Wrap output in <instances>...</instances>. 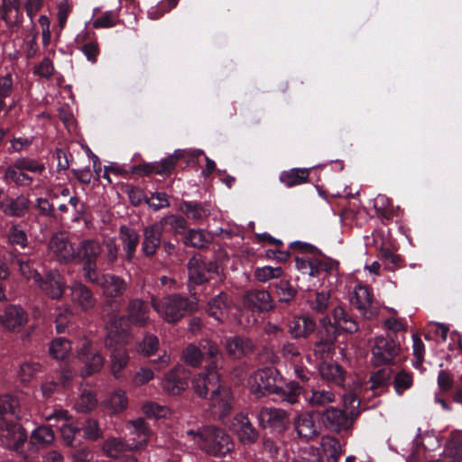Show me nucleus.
I'll use <instances>...</instances> for the list:
<instances>
[{"label": "nucleus", "mask_w": 462, "mask_h": 462, "mask_svg": "<svg viewBox=\"0 0 462 462\" xmlns=\"http://www.w3.org/2000/svg\"><path fill=\"white\" fill-rule=\"evenodd\" d=\"M189 386L185 368L181 365H175L169 370L161 381V387L163 393L170 396H179L183 393Z\"/></svg>", "instance_id": "9"}, {"label": "nucleus", "mask_w": 462, "mask_h": 462, "mask_svg": "<svg viewBox=\"0 0 462 462\" xmlns=\"http://www.w3.org/2000/svg\"><path fill=\"white\" fill-rule=\"evenodd\" d=\"M97 403L96 394L91 391L84 390L76 403V409L81 412H88L92 411Z\"/></svg>", "instance_id": "53"}, {"label": "nucleus", "mask_w": 462, "mask_h": 462, "mask_svg": "<svg viewBox=\"0 0 462 462\" xmlns=\"http://www.w3.org/2000/svg\"><path fill=\"white\" fill-rule=\"evenodd\" d=\"M329 328H332V325L329 324V328H325L326 336H323V332L319 331V340L314 345V356L317 359L320 360L321 363L325 362L330 357L334 351V341L335 337L329 333Z\"/></svg>", "instance_id": "29"}, {"label": "nucleus", "mask_w": 462, "mask_h": 462, "mask_svg": "<svg viewBox=\"0 0 462 462\" xmlns=\"http://www.w3.org/2000/svg\"><path fill=\"white\" fill-rule=\"evenodd\" d=\"M319 372L320 376L328 382L340 384L344 381V371L337 363L323 362L319 365Z\"/></svg>", "instance_id": "35"}, {"label": "nucleus", "mask_w": 462, "mask_h": 462, "mask_svg": "<svg viewBox=\"0 0 462 462\" xmlns=\"http://www.w3.org/2000/svg\"><path fill=\"white\" fill-rule=\"evenodd\" d=\"M294 426L299 437L306 440L311 439L319 433L313 415L310 412L300 414L295 419Z\"/></svg>", "instance_id": "31"}, {"label": "nucleus", "mask_w": 462, "mask_h": 462, "mask_svg": "<svg viewBox=\"0 0 462 462\" xmlns=\"http://www.w3.org/2000/svg\"><path fill=\"white\" fill-rule=\"evenodd\" d=\"M199 345H200L201 349L205 352V354L209 358L214 359V361L212 362V364L209 366H212V367H214V369H216L217 361L218 357L221 356V353H220V350H219L217 345L209 339H202L199 342Z\"/></svg>", "instance_id": "57"}, {"label": "nucleus", "mask_w": 462, "mask_h": 462, "mask_svg": "<svg viewBox=\"0 0 462 462\" xmlns=\"http://www.w3.org/2000/svg\"><path fill=\"white\" fill-rule=\"evenodd\" d=\"M412 384L411 376L405 373L400 372L394 378V389L397 394L401 395L405 390L409 389Z\"/></svg>", "instance_id": "64"}, {"label": "nucleus", "mask_w": 462, "mask_h": 462, "mask_svg": "<svg viewBox=\"0 0 462 462\" xmlns=\"http://www.w3.org/2000/svg\"><path fill=\"white\" fill-rule=\"evenodd\" d=\"M36 285L52 299H59L63 294L64 282L58 271H51L44 280L41 277Z\"/></svg>", "instance_id": "27"}, {"label": "nucleus", "mask_w": 462, "mask_h": 462, "mask_svg": "<svg viewBox=\"0 0 462 462\" xmlns=\"http://www.w3.org/2000/svg\"><path fill=\"white\" fill-rule=\"evenodd\" d=\"M191 383L195 393L202 398H207L209 392L212 393L221 388L219 374L212 366H207L204 371L196 374Z\"/></svg>", "instance_id": "12"}, {"label": "nucleus", "mask_w": 462, "mask_h": 462, "mask_svg": "<svg viewBox=\"0 0 462 462\" xmlns=\"http://www.w3.org/2000/svg\"><path fill=\"white\" fill-rule=\"evenodd\" d=\"M158 224H162V230L164 226H170L175 234H181L186 228V220L180 216L171 215L162 218Z\"/></svg>", "instance_id": "56"}, {"label": "nucleus", "mask_w": 462, "mask_h": 462, "mask_svg": "<svg viewBox=\"0 0 462 462\" xmlns=\"http://www.w3.org/2000/svg\"><path fill=\"white\" fill-rule=\"evenodd\" d=\"M72 315V310L69 307L63 309L58 308L55 313L56 329L58 333H62L65 330L69 318Z\"/></svg>", "instance_id": "62"}, {"label": "nucleus", "mask_w": 462, "mask_h": 462, "mask_svg": "<svg viewBox=\"0 0 462 462\" xmlns=\"http://www.w3.org/2000/svg\"><path fill=\"white\" fill-rule=\"evenodd\" d=\"M301 393L302 388L298 383L290 382L284 386L280 383V391L278 394H281L285 402L291 404L296 403Z\"/></svg>", "instance_id": "46"}, {"label": "nucleus", "mask_w": 462, "mask_h": 462, "mask_svg": "<svg viewBox=\"0 0 462 462\" xmlns=\"http://www.w3.org/2000/svg\"><path fill=\"white\" fill-rule=\"evenodd\" d=\"M372 302L373 296L368 287L361 284L356 285L354 290L353 297L351 298V303L366 319H371L375 315V312L372 310Z\"/></svg>", "instance_id": "23"}, {"label": "nucleus", "mask_w": 462, "mask_h": 462, "mask_svg": "<svg viewBox=\"0 0 462 462\" xmlns=\"http://www.w3.org/2000/svg\"><path fill=\"white\" fill-rule=\"evenodd\" d=\"M211 240V236L200 229H191L184 238V244L196 248L206 246Z\"/></svg>", "instance_id": "43"}, {"label": "nucleus", "mask_w": 462, "mask_h": 462, "mask_svg": "<svg viewBox=\"0 0 462 462\" xmlns=\"http://www.w3.org/2000/svg\"><path fill=\"white\" fill-rule=\"evenodd\" d=\"M4 179L21 187H29L34 180L33 177L27 174L26 171L19 169L15 162L5 170Z\"/></svg>", "instance_id": "36"}, {"label": "nucleus", "mask_w": 462, "mask_h": 462, "mask_svg": "<svg viewBox=\"0 0 462 462\" xmlns=\"http://www.w3.org/2000/svg\"><path fill=\"white\" fill-rule=\"evenodd\" d=\"M22 0H3L1 18L9 27L18 26L22 23Z\"/></svg>", "instance_id": "30"}, {"label": "nucleus", "mask_w": 462, "mask_h": 462, "mask_svg": "<svg viewBox=\"0 0 462 462\" xmlns=\"http://www.w3.org/2000/svg\"><path fill=\"white\" fill-rule=\"evenodd\" d=\"M159 346V339L153 335H147L139 345L140 351L145 356H151L156 352Z\"/></svg>", "instance_id": "63"}, {"label": "nucleus", "mask_w": 462, "mask_h": 462, "mask_svg": "<svg viewBox=\"0 0 462 462\" xmlns=\"http://www.w3.org/2000/svg\"><path fill=\"white\" fill-rule=\"evenodd\" d=\"M152 306L158 315L168 323H175L197 309L195 301L179 294L162 298H152Z\"/></svg>", "instance_id": "3"}, {"label": "nucleus", "mask_w": 462, "mask_h": 462, "mask_svg": "<svg viewBox=\"0 0 462 462\" xmlns=\"http://www.w3.org/2000/svg\"><path fill=\"white\" fill-rule=\"evenodd\" d=\"M84 438L88 440H97L102 437V430L96 420H88L82 428Z\"/></svg>", "instance_id": "59"}, {"label": "nucleus", "mask_w": 462, "mask_h": 462, "mask_svg": "<svg viewBox=\"0 0 462 462\" xmlns=\"http://www.w3.org/2000/svg\"><path fill=\"white\" fill-rule=\"evenodd\" d=\"M282 377L274 368H264L254 372L249 378L251 392L256 396L278 393Z\"/></svg>", "instance_id": "4"}, {"label": "nucleus", "mask_w": 462, "mask_h": 462, "mask_svg": "<svg viewBox=\"0 0 462 462\" xmlns=\"http://www.w3.org/2000/svg\"><path fill=\"white\" fill-rule=\"evenodd\" d=\"M399 346L389 336H378L372 347V361L375 365L390 364L398 355Z\"/></svg>", "instance_id": "8"}, {"label": "nucleus", "mask_w": 462, "mask_h": 462, "mask_svg": "<svg viewBox=\"0 0 462 462\" xmlns=\"http://www.w3.org/2000/svg\"><path fill=\"white\" fill-rule=\"evenodd\" d=\"M204 354L199 346L189 344L181 352L180 359L192 367H198L202 364Z\"/></svg>", "instance_id": "38"}, {"label": "nucleus", "mask_w": 462, "mask_h": 462, "mask_svg": "<svg viewBox=\"0 0 462 462\" xmlns=\"http://www.w3.org/2000/svg\"><path fill=\"white\" fill-rule=\"evenodd\" d=\"M231 300L224 292H220L208 301V312L218 322H224L228 318Z\"/></svg>", "instance_id": "26"}, {"label": "nucleus", "mask_w": 462, "mask_h": 462, "mask_svg": "<svg viewBox=\"0 0 462 462\" xmlns=\"http://www.w3.org/2000/svg\"><path fill=\"white\" fill-rule=\"evenodd\" d=\"M128 397L124 390H115L106 400L105 406L113 413H120L128 407Z\"/></svg>", "instance_id": "37"}, {"label": "nucleus", "mask_w": 462, "mask_h": 462, "mask_svg": "<svg viewBox=\"0 0 462 462\" xmlns=\"http://www.w3.org/2000/svg\"><path fill=\"white\" fill-rule=\"evenodd\" d=\"M309 172L306 169H291L285 171L280 175V180L287 187L300 185L306 182Z\"/></svg>", "instance_id": "39"}, {"label": "nucleus", "mask_w": 462, "mask_h": 462, "mask_svg": "<svg viewBox=\"0 0 462 462\" xmlns=\"http://www.w3.org/2000/svg\"><path fill=\"white\" fill-rule=\"evenodd\" d=\"M283 275V270L282 267H272L265 265L263 267H257L254 270V276L260 282H267L270 280L279 279Z\"/></svg>", "instance_id": "48"}, {"label": "nucleus", "mask_w": 462, "mask_h": 462, "mask_svg": "<svg viewBox=\"0 0 462 462\" xmlns=\"http://www.w3.org/2000/svg\"><path fill=\"white\" fill-rule=\"evenodd\" d=\"M244 302L246 307L258 311H268L274 306L271 294L265 290L248 291L245 295Z\"/></svg>", "instance_id": "24"}, {"label": "nucleus", "mask_w": 462, "mask_h": 462, "mask_svg": "<svg viewBox=\"0 0 462 462\" xmlns=\"http://www.w3.org/2000/svg\"><path fill=\"white\" fill-rule=\"evenodd\" d=\"M162 224L154 223L143 229L142 250L145 255H153L161 244Z\"/></svg>", "instance_id": "28"}, {"label": "nucleus", "mask_w": 462, "mask_h": 462, "mask_svg": "<svg viewBox=\"0 0 462 462\" xmlns=\"http://www.w3.org/2000/svg\"><path fill=\"white\" fill-rule=\"evenodd\" d=\"M183 210L187 215L196 220L203 219L210 214L209 209L203 205L190 201L183 203Z\"/></svg>", "instance_id": "55"}, {"label": "nucleus", "mask_w": 462, "mask_h": 462, "mask_svg": "<svg viewBox=\"0 0 462 462\" xmlns=\"http://www.w3.org/2000/svg\"><path fill=\"white\" fill-rule=\"evenodd\" d=\"M273 287L280 302H290L297 294V290L287 280H280Z\"/></svg>", "instance_id": "44"}, {"label": "nucleus", "mask_w": 462, "mask_h": 462, "mask_svg": "<svg viewBox=\"0 0 462 462\" xmlns=\"http://www.w3.org/2000/svg\"><path fill=\"white\" fill-rule=\"evenodd\" d=\"M78 359L84 365L83 376H88L99 372L105 362L104 356L97 351H93L89 339L84 337L79 341L77 350Z\"/></svg>", "instance_id": "7"}, {"label": "nucleus", "mask_w": 462, "mask_h": 462, "mask_svg": "<svg viewBox=\"0 0 462 462\" xmlns=\"http://www.w3.org/2000/svg\"><path fill=\"white\" fill-rule=\"evenodd\" d=\"M0 434L5 439V444L16 451H21L23 445L27 440L25 430L15 422H1Z\"/></svg>", "instance_id": "18"}, {"label": "nucleus", "mask_w": 462, "mask_h": 462, "mask_svg": "<svg viewBox=\"0 0 462 462\" xmlns=\"http://www.w3.org/2000/svg\"><path fill=\"white\" fill-rule=\"evenodd\" d=\"M131 443L125 442L118 438H110L102 445V450L106 456L117 457L123 451L129 449Z\"/></svg>", "instance_id": "42"}, {"label": "nucleus", "mask_w": 462, "mask_h": 462, "mask_svg": "<svg viewBox=\"0 0 462 462\" xmlns=\"http://www.w3.org/2000/svg\"><path fill=\"white\" fill-rule=\"evenodd\" d=\"M77 246L61 234L53 236L48 245L49 255L60 263L76 260Z\"/></svg>", "instance_id": "11"}, {"label": "nucleus", "mask_w": 462, "mask_h": 462, "mask_svg": "<svg viewBox=\"0 0 462 462\" xmlns=\"http://www.w3.org/2000/svg\"><path fill=\"white\" fill-rule=\"evenodd\" d=\"M316 322L310 317H295L291 321L289 331L294 338L307 337L314 332Z\"/></svg>", "instance_id": "33"}, {"label": "nucleus", "mask_w": 462, "mask_h": 462, "mask_svg": "<svg viewBox=\"0 0 462 462\" xmlns=\"http://www.w3.org/2000/svg\"><path fill=\"white\" fill-rule=\"evenodd\" d=\"M225 347L230 356L239 359L251 354L254 345L253 341L247 337L236 336L226 338Z\"/></svg>", "instance_id": "25"}, {"label": "nucleus", "mask_w": 462, "mask_h": 462, "mask_svg": "<svg viewBox=\"0 0 462 462\" xmlns=\"http://www.w3.org/2000/svg\"><path fill=\"white\" fill-rule=\"evenodd\" d=\"M70 351V342L63 337L56 338L51 343L50 354L55 359L65 358Z\"/></svg>", "instance_id": "51"}, {"label": "nucleus", "mask_w": 462, "mask_h": 462, "mask_svg": "<svg viewBox=\"0 0 462 462\" xmlns=\"http://www.w3.org/2000/svg\"><path fill=\"white\" fill-rule=\"evenodd\" d=\"M120 240L123 244L125 257L131 261L134 255V252L139 243L138 233L128 226H121L120 228Z\"/></svg>", "instance_id": "34"}, {"label": "nucleus", "mask_w": 462, "mask_h": 462, "mask_svg": "<svg viewBox=\"0 0 462 462\" xmlns=\"http://www.w3.org/2000/svg\"><path fill=\"white\" fill-rule=\"evenodd\" d=\"M87 281L97 284L102 289L103 294L109 298L122 296L128 287L125 279L110 273H98L96 272L93 280Z\"/></svg>", "instance_id": "10"}, {"label": "nucleus", "mask_w": 462, "mask_h": 462, "mask_svg": "<svg viewBox=\"0 0 462 462\" xmlns=\"http://www.w3.org/2000/svg\"><path fill=\"white\" fill-rule=\"evenodd\" d=\"M103 251L100 243L94 239L83 240L77 245L76 260L83 262V274L86 280H93L97 272V259Z\"/></svg>", "instance_id": "5"}, {"label": "nucleus", "mask_w": 462, "mask_h": 462, "mask_svg": "<svg viewBox=\"0 0 462 462\" xmlns=\"http://www.w3.org/2000/svg\"><path fill=\"white\" fill-rule=\"evenodd\" d=\"M41 371V365L33 361H26L21 364L17 374L22 383H28L32 380Z\"/></svg>", "instance_id": "52"}, {"label": "nucleus", "mask_w": 462, "mask_h": 462, "mask_svg": "<svg viewBox=\"0 0 462 462\" xmlns=\"http://www.w3.org/2000/svg\"><path fill=\"white\" fill-rule=\"evenodd\" d=\"M54 440L55 433L51 426H39L31 433L28 449L32 453H37L40 449L52 445Z\"/></svg>", "instance_id": "20"}, {"label": "nucleus", "mask_w": 462, "mask_h": 462, "mask_svg": "<svg viewBox=\"0 0 462 462\" xmlns=\"http://www.w3.org/2000/svg\"><path fill=\"white\" fill-rule=\"evenodd\" d=\"M142 412L150 419H166L171 411L166 405H162L154 402H145L141 406Z\"/></svg>", "instance_id": "40"}, {"label": "nucleus", "mask_w": 462, "mask_h": 462, "mask_svg": "<svg viewBox=\"0 0 462 462\" xmlns=\"http://www.w3.org/2000/svg\"><path fill=\"white\" fill-rule=\"evenodd\" d=\"M19 169L32 173H41L45 170V165L38 161L29 158H20L14 162Z\"/></svg>", "instance_id": "58"}, {"label": "nucleus", "mask_w": 462, "mask_h": 462, "mask_svg": "<svg viewBox=\"0 0 462 462\" xmlns=\"http://www.w3.org/2000/svg\"><path fill=\"white\" fill-rule=\"evenodd\" d=\"M181 152L180 150H176L173 155H171L160 162H158L159 166H154L155 173L163 174L166 172H170L175 166L177 160L180 157Z\"/></svg>", "instance_id": "61"}, {"label": "nucleus", "mask_w": 462, "mask_h": 462, "mask_svg": "<svg viewBox=\"0 0 462 462\" xmlns=\"http://www.w3.org/2000/svg\"><path fill=\"white\" fill-rule=\"evenodd\" d=\"M28 321L26 311L19 305H8L0 310V326L7 331L17 332Z\"/></svg>", "instance_id": "13"}, {"label": "nucleus", "mask_w": 462, "mask_h": 462, "mask_svg": "<svg viewBox=\"0 0 462 462\" xmlns=\"http://www.w3.org/2000/svg\"><path fill=\"white\" fill-rule=\"evenodd\" d=\"M11 261L13 263L18 265L19 272L26 280L32 281L35 284L41 282L42 276L36 270L31 267L29 261H24L23 259L18 257L17 255H14Z\"/></svg>", "instance_id": "49"}, {"label": "nucleus", "mask_w": 462, "mask_h": 462, "mask_svg": "<svg viewBox=\"0 0 462 462\" xmlns=\"http://www.w3.org/2000/svg\"><path fill=\"white\" fill-rule=\"evenodd\" d=\"M306 400L312 406L321 407L335 402V394L328 390H313Z\"/></svg>", "instance_id": "47"}, {"label": "nucleus", "mask_w": 462, "mask_h": 462, "mask_svg": "<svg viewBox=\"0 0 462 462\" xmlns=\"http://www.w3.org/2000/svg\"><path fill=\"white\" fill-rule=\"evenodd\" d=\"M181 440L190 448H198L207 454L223 457L234 448L230 436L215 427L187 430L181 433Z\"/></svg>", "instance_id": "1"}, {"label": "nucleus", "mask_w": 462, "mask_h": 462, "mask_svg": "<svg viewBox=\"0 0 462 462\" xmlns=\"http://www.w3.org/2000/svg\"><path fill=\"white\" fill-rule=\"evenodd\" d=\"M321 447L323 456L327 458V462H337L341 453V446L337 439L333 437H323L321 439Z\"/></svg>", "instance_id": "41"}, {"label": "nucleus", "mask_w": 462, "mask_h": 462, "mask_svg": "<svg viewBox=\"0 0 462 462\" xmlns=\"http://www.w3.org/2000/svg\"><path fill=\"white\" fill-rule=\"evenodd\" d=\"M69 291L71 302L76 308L87 311L95 307L96 298L92 291L87 285L80 282L74 281L69 285Z\"/></svg>", "instance_id": "17"}, {"label": "nucleus", "mask_w": 462, "mask_h": 462, "mask_svg": "<svg viewBox=\"0 0 462 462\" xmlns=\"http://www.w3.org/2000/svg\"><path fill=\"white\" fill-rule=\"evenodd\" d=\"M8 242L14 245L25 248L28 245V238L25 231L18 225H13L8 231Z\"/></svg>", "instance_id": "54"}, {"label": "nucleus", "mask_w": 462, "mask_h": 462, "mask_svg": "<svg viewBox=\"0 0 462 462\" xmlns=\"http://www.w3.org/2000/svg\"><path fill=\"white\" fill-rule=\"evenodd\" d=\"M19 401L17 398L9 395H0V420L5 415L11 414L15 418H20L18 412Z\"/></svg>", "instance_id": "45"}, {"label": "nucleus", "mask_w": 462, "mask_h": 462, "mask_svg": "<svg viewBox=\"0 0 462 462\" xmlns=\"http://www.w3.org/2000/svg\"><path fill=\"white\" fill-rule=\"evenodd\" d=\"M188 269L189 279L197 284L208 282L219 273L215 263H204L195 257L189 261Z\"/></svg>", "instance_id": "16"}, {"label": "nucleus", "mask_w": 462, "mask_h": 462, "mask_svg": "<svg viewBox=\"0 0 462 462\" xmlns=\"http://www.w3.org/2000/svg\"><path fill=\"white\" fill-rule=\"evenodd\" d=\"M149 307L142 300H132L127 306L126 317H113L108 323L115 319H123L119 328H127V337L129 336V325L144 327L149 323Z\"/></svg>", "instance_id": "6"}, {"label": "nucleus", "mask_w": 462, "mask_h": 462, "mask_svg": "<svg viewBox=\"0 0 462 462\" xmlns=\"http://www.w3.org/2000/svg\"><path fill=\"white\" fill-rule=\"evenodd\" d=\"M257 418L263 428H269L272 430L282 431L288 422V413L279 408L263 407L260 409Z\"/></svg>", "instance_id": "15"}, {"label": "nucleus", "mask_w": 462, "mask_h": 462, "mask_svg": "<svg viewBox=\"0 0 462 462\" xmlns=\"http://www.w3.org/2000/svg\"><path fill=\"white\" fill-rule=\"evenodd\" d=\"M329 299V291L316 292L313 298H309L308 304L312 311L322 314L328 307Z\"/></svg>", "instance_id": "50"}, {"label": "nucleus", "mask_w": 462, "mask_h": 462, "mask_svg": "<svg viewBox=\"0 0 462 462\" xmlns=\"http://www.w3.org/2000/svg\"><path fill=\"white\" fill-rule=\"evenodd\" d=\"M355 418L337 408H328L321 414V420L326 429L334 432H342L352 428Z\"/></svg>", "instance_id": "14"}, {"label": "nucleus", "mask_w": 462, "mask_h": 462, "mask_svg": "<svg viewBox=\"0 0 462 462\" xmlns=\"http://www.w3.org/2000/svg\"><path fill=\"white\" fill-rule=\"evenodd\" d=\"M208 401L212 412L221 419L226 417L233 408L234 400L231 390L223 385L210 394Z\"/></svg>", "instance_id": "19"}, {"label": "nucleus", "mask_w": 462, "mask_h": 462, "mask_svg": "<svg viewBox=\"0 0 462 462\" xmlns=\"http://www.w3.org/2000/svg\"><path fill=\"white\" fill-rule=\"evenodd\" d=\"M29 207L30 199L23 194L16 198H6L2 203L4 213L11 217L24 216Z\"/></svg>", "instance_id": "32"}, {"label": "nucleus", "mask_w": 462, "mask_h": 462, "mask_svg": "<svg viewBox=\"0 0 462 462\" xmlns=\"http://www.w3.org/2000/svg\"><path fill=\"white\" fill-rule=\"evenodd\" d=\"M126 429L131 435L139 439L138 441L134 440L129 446V450L139 449L144 448L150 437L152 436V430L148 427L147 423L143 418L129 420L126 423Z\"/></svg>", "instance_id": "22"}, {"label": "nucleus", "mask_w": 462, "mask_h": 462, "mask_svg": "<svg viewBox=\"0 0 462 462\" xmlns=\"http://www.w3.org/2000/svg\"><path fill=\"white\" fill-rule=\"evenodd\" d=\"M123 319L107 323L106 347L110 351L111 370L114 376L121 378L123 369L127 365L129 356L124 346L128 343L127 328H119Z\"/></svg>", "instance_id": "2"}, {"label": "nucleus", "mask_w": 462, "mask_h": 462, "mask_svg": "<svg viewBox=\"0 0 462 462\" xmlns=\"http://www.w3.org/2000/svg\"><path fill=\"white\" fill-rule=\"evenodd\" d=\"M145 201L153 210H159L170 206L168 196L163 192L152 193L149 198H146Z\"/></svg>", "instance_id": "60"}, {"label": "nucleus", "mask_w": 462, "mask_h": 462, "mask_svg": "<svg viewBox=\"0 0 462 462\" xmlns=\"http://www.w3.org/2000/svg\"><path fill=\"white\" fill-rule=\"evenodd\" d=\"M232 427L240 442L245 445L253 444L258 439V431L254 428L249 419L242 413L235 417Z\"/></svg>", "instance_id": "21"}]
</instances>
